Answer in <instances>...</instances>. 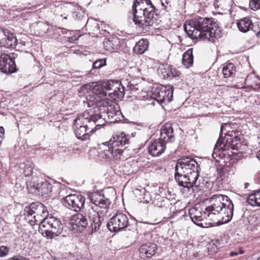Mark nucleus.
<instances>
[{
	"mask_svg": "<svg viewBox=\"0 0 260 260\" xmlns=\"http://www.w3.org/2000/svg\"><path fill=\"white\" fill-rule=\"evenodd\" d=\"M102 87L97 83L93 82L83 85L81 87V92L89 93L87 97L90 105L101 101L108 100L112 101L114 99H120L123 97L125 91H131L132 93L139 90L140 86L136 80L127 75L120 82L110 80L104 82Z\"/></svg>",
	"mask_w": 260,
	"mask_h": 260,
	"instance_id": "obj_1",
	"label": "nucleus"
},
{
	"mask_svg": "<svg viewBox=\"0 0 260 260\" xmlns=\"http://www.w3.org/2000/svg\"><path fill=\"white\" fill-rule=\"evenodd\" d=\"M186 35L192 40L200 39L214 42L221 37V29L212 18L196 17L186 21L184 24Z\"/></svg>",
	"mask_w": 260,
	"mask_h": 260,
	"instance_id": "obj_2",
	"label": "nucleus"
},
{
	"mask_svg": "<svg viewBox=\"0 0 260 260\" xmlns=\"http://www.w3.org/2000/svg\"><path fill=\"white\" fill-rule=\"evenodd\" d=\"M234 204L225 195L215 194L209 199L207 212L208 219L214 224L220 225L229 222L233 216Z\"/></svg>",
	"mask_w": 260,
	"mask_h": 260,
	"instance_id": "obj_3",
	"label": "nucleus"
},
{
	"mask_svg": "<svg viewBox=\"0 0 260 260\" xmlns=\"http://www.w3.org/2000/svg\"><path fill=\"white\" fill-rule=\"evenodd\" d=\"M129 143V136L122 131L113 133L110 139L103 143L99 148V153L102 157L119 160L125 158V146Z\"/></svg>",
	"mask_w": 260,
	"mask_h": 260,
	"instance_id": "obj_4",
	"label": "nucleus"
},
{
	"mask_svg": "<svg viewBox=\"0 0 260 260\" xmlns=\"http://www.w3.org/2000/svg\"><path fill=\"white\" fill-rule=\"evenodd\" d=\"M137 7L134 4L133 6V21L143 31H148L150 26L157 24L158 16L155 8L151 4L144 9H138Z\"/></svg>",
	"mask_w": 260,
	"mask_h": 260,
	"instance_id": "obj_5",
	"label": "nucleus"
},
{
	"mask_svg": "<svg viewBox=\"0 0 260 260\" xmlns=\"http://www.w3.org/2000/svg\"><path fill=\"white\" fill-rule=\"evenodd\" d=\"M223 126H221L220 135L219 139H218L214 149L213 156L216 155L217 156V153L221 151L225 155V151L229 150L230 149L232 150H237L238 142L240 141L241 133L240 131L237 130L228 131L225 133V138L226 142H224V140L222 137V133L223 129Z\"/></svg>",
	"mask_w": 260,
	"mask_h": 260,
	"instance_id": "obj_6",
	"label": "nucleus"
},
{
	"mask_svg": "<svg viewBox=\"0 0 260 260\" xmlns=\"http://www.w3.org/2000/svg\"><path fill=\"white\" fill-rule=\"evenodd\" d=\"M173 87L157 86L153 87L151 91H142L141 97L143 100H152L151 104L155 105L154 102L159 104L170 103L173 99Z\"/></svg>",
	"mask_w": 260,
	"mask_h": 260,
	"instance_id": "obj_7",
	"label": "nucleus"
},
{
	"mask_svg": "<svg viewBox=\"0 0 260 260\" xmlns=\"http://www.w3.org/2000/svg\"><path fill=\"white\" fill-rule=\"evenodd\" d=\"M63 231V225L57 218L51 215L44 219L39 226V232L43 236L52 239L59 235Z\"/></svg>",
	"mask_w": 260,
	"mask_h": 260,
	"instance_id": "obj_8",
	"label": "nucleus"
},
{
	"mask_svg": "<svg viewBox=\"0 0 260 260\" xmlns=\"http://www.w3.org/2000/svg\"><path fill=\"white\" fill-rule=\"evenodd\" d=\"M199 165L193 158L182 157L179 159L177 162L175 170L180 173H184L192 179L198 180L199 177Z\"/></svg>",
	"mask_w": 260,
	"mask_h": 260,
	"instance_id": "obj_9",
	"label": "nucleus"
},
{
	"mask_svg": "<svg viewBox=\"0 0 260 260\" xmlns=\"http://www.w3.org/2000/svg\"><path fill=\"white\" fill-rule=\"evenodd\" d=\"M81 91V87L79 90V95L81 98H82V102L84 103V106L86 105L88 107H93V108H95L98 106H101L103 105L104 107L107 108V109L105 110V112H106L107 114H118V113H119V114H122L120 111L119 105L116 104L115 102H114V101L116 99H114L112 101L101 100V101L94 103L93 105H90L87 99V97L89 93H82Z\"/></svg>",
	"mask_w": 260,
	"mask_h": 260,
	"instance_id": "obj_10",
	"label": "nucleus"
},
{
	"mask_svg": "<svg viewBox=\"0 0 260 260\" xmlns=\"http://www.w3.org/2000/svg\"><path fill=\"white\" fill-rule=\"evenodd\" d=\"M129 219L127 215L122 212L116 213L107 223V226L112 232L120 231L129 226Z\"/></svg>",
	"mask_w": 260,
	"mask_h": 260,
	"instance_id": "obj_11",
	"label": "nucleus"
},
{
	"mask_svg": "<svg viewBox=\"0 0 260 260\" xmlns=\"http://www.w3.org/2000/svg\"><path fill=\"white\" fill-rule=\"evenodd\" d=\"M85 198L80 194H70L62 199V203L68 208L79 212L83 207Z\"/></svg>",
	"mask_w": 260,
	"mask_h": 260,
	"instance_id": "obj_12",
	"label": "nucleus"
},
{
	"mask_svg": "<svg viewBox=\"0 0 260 260\" xmlns=\"http://www.w3.org/2000/svg\"><path fill=\"white\" fill-rule=\"evenodd\" d=\"M25 214L29 215H33V218H37L38 221H44L49 215L46 207L42 203L34 202L31 203L29 206L26 207L24 210Z\"/></svg>",
	"mask_w": 260,
	"mask_h": 260,
	"instance_id": "obj_13",
	"label": "nucleus"
},
{
	"mask_svg": "<svg viewBox=\"0 0 260 260\" xmlns=\"http://www.w3.org/2000/svg\"><path fill=\"white\" fill-rule=\"evenodd\" d=\"M87 196L90 201L96 206L105 209L106 211L109 209L111 202L102 191L88 192Z\"/></svg>",
	"mask_w": 260,
	"mask_h": 260,
	"instance_id": "obj_14",
	"label": "nucleus"
},
{
	"mask_svg": "<svg viewBox=\"0 0 260 260\" xmlns=\"http://www.w3.org/2000/svg\"><path fill=\"white\" fill-rule=\"evenodd\" d=\"M207 206L205 210L203 211L200 205H195L189 209L188 214L192 221L197 225L203 227L202 221L204 218L208 219V213L207 212Z\"/></svg>",
	"mask_w": 260,
	"mask_h": 260,
	"instance_id": "obj_15",
	"label": "nucleus"
},
{
	"mask_svg": "<svg viewBox=\"0 0 260 260\" xmlns=\"http://www.w3.org/2000/svg\"><path fill=\"white\" fill-rule=\"evenodd\" d=\"M175 179L178 185L184 187L189 188L200 186V183H198L197 180L192 179L189 176L184 173H180L177 170H175Z\"/></svg>",
	"mask_w": 260,
	"mask_h": 260,
	"instance_id": "obj_16",
	"label": "nucleus"
},
{
	"mask_svg": "<svg viewBox=\"0 0 260 260\" xmlns=\"http://www.w3.org/2000/svg\"><path fill=\"white\" fill-rule=\"evenodd\" d=\"M0 70L5 74H11L16 71V66L12 57L8 54L0 56Z\"/></svg>",
	"mask_w": 260,
	"mask_h": 260,
	"instance_id": "obj_17",
	"label": "nucleus"
},
{
	"mask_svg": "<svg viewBox=\"0 0 260 260\" xmlns=\"http://www.w3.org/2000/svg\"><path fill=\"white\" fill-rule=\"evenodd\" d=\"M157 250L156 244L148 243L141 245L139 249V256L142 258H151L154 255Z\"/></svg>",
	"mask_w": 260,
	"mask_h": 260,
	"instance_id": "obj_18",
	"label": "nucleus"
},
{
	"mask_svg": "<svg viewBox=\"0 0 260 260\" xmlns=\"http://www.w3.org/2000/svg\"><path fill=\"white\" fill-rule=\"evenodd\" d=\"M166 148V144L159 139L151 142L148 147L149 153L153 156L161 155Z\"/></svg>",
	"mask_w": 260,
	"mask_h": 260,
	"instance_id": "obj_19",
	"label": "nucleus"
},
{
	"mask_svg": "<svg viewBox=\"0 0 260 260\" xmlns=\"http://www.w3.org/2000/svg\"><path fill=\"white\" fill-rule=\"evenodd\" d=\"M35 167L32 161L26 160L20 164L18 175L21 177H29L32 175Z\"/></svg>",
	"mask_w": 260,
	"mask_h": 260,
	"instance_id": "obj_20",
	"label": "nucleus"
},
{
	"mask_svg": "<svg viewBox=\"0 0 260 260\" xmlns=\"http://www.w3.org/2000/svg\"><path fill=\"white\" fill-rule=\"evenodd\" d=\"M174 133L171 124L167 123L162 126L160 131L159 140L166 144L169 142H173L174 139Z\"/></svg>",
	"mask_w": 260,
	"mask_h": 260,
	"instance_id": "obj_21",
	"label": "nucleus"
},
{
	"mask_svg": "<svg viewBox=\"0 0 260 260\" xmlns=\"http://www.w3.org/2000/svg\"><path fill=\"white\" fill-rule=\"evenodd\" d=\"M71 224L75 229L76 226L78 230L80 231L86 227L88 224V221L86 217L81 213H77L71 217Z\"/></svg>",
	"mask_w": 260,
	"mask_h": 260,
	"instance_id": "obj_22",
	"label": "nucleus"
},
{
	"mask_svg": "<svg viewBox=\"0 0 260 260\" xmlns=\"http://www.w3.org/2000/svg\"><path fill=\"white\" fill-rule=\"evenodd\" d=\"M85 27L86 29L89 31V33L93 35H98L100 32V26L96 20L92 18L88 19L86 23ZM101 27L102 29L105 30L106 24L104 22H101Z\"/></svg>",
	"mask_w": 260,
	"mask_h": 260,
	"instance_id": "obj_23",
	"label": "nucleus"
},
{
	"mask_svg": "<svg viewBox=\"0 0 260 260\" xmlns=\"http://www.w3.org/2000/svg\"><path fill=\"white\" fill-rule=\"evenodd\" d=\"M94 132V129L90 128L85 126L75 127V133L76 137L82 140L90 139V136Z\"/></svg>",
	"mask_w": 260,
	"mask_h": 260,
	"instance_id": "obj_24",
	"label": "nucleus"
},
{
	"mask_svg": "<svg viewBox=\"0 0 260 260\" xmlns=\"http://www.w3.org/2000/svg\"><path fill=\"white\" fill-rule=\"evenodd\" d=\"M17 44V40L16 36L10 32L8 29V33H6V36L3 41L1 46H4L7 48H14Z\"/></svg>",
	"mask_w": 260,
	"mask_h": 260,
	"instance_id": "obj_25",
	"label": "nucleus"
},
{
	"mask_svg": "<svg viewBox=\"0 0 260 260\" xmlns=\"http://www.w3.org/2000/svg\"><path fill=\"white\" fill-rule=\"evenodd\" d=\"M254 24L252 23L251 20L248 17H245L240 19L237 23V26L239 30L243 32H246L252 30V27Z\"/></svg>",
	"mask_w": 260,
	"mask_h": 260,
	"instance_id": "obj_26",
	"label": "nucleus"
},
{
	"mask_svg": "<svg viewBox=\"0 0 260 260\" xmlns=\"http://www.w3.org/2000/svg\"><path fill=\"white\" fill-rule=\"evenodd\" d=\"M107 116V122L109 123H133L139 125L137 122L131 121L127 118H125L124 115H104Z\"/></svg>",
	"mask_w": 260,
	"mask_h": 260,
	"instance_id": "obj_27",
	"label": "nucleus"
},
{
	"mask_svg": "<svg viewBox=\"0 0 260 260\" xmlns=\"http://www.w3.org/2000/svg\"><path fill=\"white\" fill-rule=\"evenodd\" d=\"M247 202L251 206L260 207V189L249 195L247 198Z\"/></svg>",
	"mask_w": 260,
	"mask_h": 260,
	"instance_id": "obj_28",
	"label": "nucleus"
},
{
	"mask_svg": "<svg viewBox=\"0 0 260 260\" xmlns=\"http://www.w3.org/2000/svg\"><path fill=\"white\" fill-rule=\"evenodd\" d=\"M148 48V41L147 39L140 40L134 47V51L138 54L144 53Z\"/></svg>",
	"mask_w": 260,
	"mask_h": 260,
	"instance_id": "obj_29",
	"label": "nucleus"
},
{
	"mask_svg": "<svg viewBox=\"0 0 260 260\" xmlns=\"http://www.w3.org/2000/svg\"><path fill=\"white\" fill-rule=\"evenodd\" d=\"M193 62L192 49L190 48L183 54L182 63L186 68H189L192 66Z\"/></svg>",
	"mask_w": 260,
	"mask_h": 260,
	"instance_id": "obj_30",
	"label": "nucleus"
},
{
	"mask_svg": "<svg viewBox=\"0 0 260 260\" xmlns=\"http://www.w3.org/2000/svg\"><path fill=\"white\" fill-rule=\"evenodd\" d=\"M104 218L99 215L98 213H95L93 215L92 223H91V228L92 232H96L98 231L102 223L104 222Z\"/></svg>",
	"mask_w": 260,
	"mask_h": 260,
	"instance_id": "obj_31",
	"label": "nucleus"
},
{
	"mask_svg": "<svg viewBox=\"0 0 260 260\" xmlns=\"http://www.w3.org/2000/svg\"><path fill=\"white\" fill-rule=\"evenodd\" d=\"M86 115H79V116L74 120V125L75 127L85 126L88 127V123H91L90 116L87 115V117H85Z\"/></svg>",
	"mask_w": 260,
	"mask_h": 260,
	"instance_id": "obj_32",
	"label": "nucleus"
},
{
	"mask_svg": "<svg viewBox=\"0 0 260 260\" xmlns=\"http://www.w3.org/2000/svg\"><path fill=\"white\" fill-rule=\"evenodd\" d=\"M90 120L96 125L95 128L98 126L104 125L106 123H109L106 118L107 116L104 115H90Z\"/></svg>",
	"mask_w": 260,
	"mask_h": 260,
	"instance_id": "obj_33",
	"label": "nucleus"
},
{
	"mask_svg": "<svg viewBox=\"0 0 260 260\" xmlns=\"http://www.w3.org/2000/svg\"><path fill=\"white\" fill-rule=\"evenodd\" d=\"M236 72V67L233 63H227L222 68V73L225 78L233 76Z\"/></svg>",
	"mask_w": 260,
	"mask_h": 260,
	"instance_id": "obj_34",
	"label": "nucleus"
},
{
	"mask_svg": "<svg viewBox=\"0 0 260 260\" xmlns=\"http://www.w3.org/2000/svg\"><path fill=\"white\" fill-rule=\"evenodd\" d=\"M40 186L37 191L39 193L41 194L42 196L49 194V192H51L50 190L51 188V185L47 181L41 182V185Z\"/></svg>",
	"mask_w": 260,
	"mask_h": 260,
	"instance_id": "obj_35",
	"label": "nucleus"
},
{
	"mask_svg": "<svg viewBox=\"0 0 260 260\" xmlns=\"http://www.w3.org/2000/svg\"><path fill=\"white\" fill-rule=\"evenodd\" d=\"M106 64V60L105 59H99L94 61L93 64V68L89 71L90 74H94L96 73L98 69Z\"/></svg>",
	"mask_w": 260,
	"mask_h": 260,
	"instance_id": "obj_36",
	"label": "nucleus"
},
{
	"mask_svg": "<svg viewBox=\"0 0 260 260\" xmlns=\"http://www.w3.org/2000/svg\"><path fill=\"white\" fill-rule=\"evenodd\" d=\"M41 183L39 182V180L37 177H32L30 181H27L26 184L28 189H35L37 190L41 185Z\"/></svg>",
	"mask_w": 260,
	"mask_h": 260,
	"instance_id": "obj_37",
	"label": "nucleus"
},
{
	"mask_svg": "<svg viewBox=\"0 0 260 260\" xmlns=\"http://www.w3.org/2000/svg\"><path fill=\"white\" fill-rule=\"evenodd\" d=\"M181 75L180 72L176 70L175 68H173L172 66H168V69L167 74H166L164 76V78H169V77H179Z\"/></svg>",
	"mask_w": 260,
	"mask_h": 260,
	"instance_id": "obj_38",
	"label": "nucleus"
},
{
	"mask_svg": "<svg viewBox=\"0 0 260 260\" xmlns=\"http://www.w3.org/2000/svg\"><path fill=\"white\" fill-rule=\"evenodd\" d=\"M103 44L105 50L110 52L113 51L114 45L112 41L110 40L109 39L105 38Z\"/></svg>",
	"mask_w": 260,
	"mask_h": 260,
	"instance_id": "obj_39",
	"label": "nucleus"
},
{
	"mask_svg": "<svg viewBox=\"0 0 260 260\" xmlns=\"http://www.w3.org/2000/svg\"><path fill=\"white\" fill-rule=\"evenodd\" d=\"M26 215V219L28 220V222L29 224L32 226V228H34V226L39 225V227L41 224H42L43 221H37V218H33L32 215H29L28 217V215L27 214H25Z\"/></svg>",
	"mask_w": 260,
	"mask_h": 260,
	"instance_id": "obj_40",
	"label": "nucleus"
},
{
	"mask_svg": "<svg viewBox=\"0 0 260 260\" xmlns=\"http://www.w3.org/2000/svg\"><path fill=\"white\" fill-rule=\"evenodd\" d=\"M249 8L253 11L260 9V0H250Z\"/></svg>",
	"mask_w": 260,
	"mask_h": 260,
	"instance_id": "obj_41",
	"label": "nucleus"
},
{
	"mask_svg": "<svg viewBox=\"0 0 260 260\" xmlns=\"http://www.w3.org/2000/svg\"><path fill=\"white\" fill-rule=\"evenodd\" d=\"M154 204L155 206H157L160 208L165 209H167V207L170 205L169 202L168 201H165L161 199H160V201H159L158 199L156 203L154 202Z\"/></svg>",
	"mask_w": 260,
	"mask_h": 260,
	"instance_id": "obj_42",
	"label": "nucleus"
},
{
	"mask_svg": "<svg viewBox=\"0 0 260 260\" xmlns=\"http://www.w3.org/2000/svg\"><path fill=\"white\" fill-rule=\"evenodd\" d=\"M9 251V248L6 246H1L0 247V257L6 256Z\"/></svg>",
	"mask_w": 260,
	"mask_h": 260,
	"instance_id": "obj_43",
	"label": "nucleus"
},
{
	"mask_svg": "<svg viewBox=\"0 0 260 260\" xmlns=\"http://www.w3.org/2000/svg\"><path fill=\"white\" fill-rule=\"evenodd\" d=\"M6 33H8V29L0 28V46H1L3 41L6 36Z\"/></svg>",
	"mask_w": 260,
	"mask_h": 260,
	"instance_id": "obj_44",
	"label": "nucleus"
},
{
	"mask_svg": "<svg viewBox=\"0 0 260 260\" xmlns=\"http://www.w3.org/2000/svg\"><path fill=\"white\" fill-rule=\"evenodd\" d=\"M252 30L256 36L260 38V23L257 24H254V27H252Z\"/></svg>",
	"mask_w": 260,
	"mask_h": 260,
	"instance_id": "obj_45",
	"label": "nucleus"
},
{
	"mask_svg": "<svg viewBox=\"0 0 260 260\" xmlns=\"http://www.w3.org/2000/svg\"><path fill=\"white\" fill-rule=\"evenodd\" d=\"M7 260H29L22 256H14L12 258H8Z\"/></svg>",
	"mask_w": 260,
	"mask_h": 260,
	"instance_id": "obj_46",
	"label": "nucleus"
},
{
	"mask_svg": "<svg viewBox=\"0 0 260 260\" xmlns=\"http://www.w3.org/2000/svg\"><path fill=\"white\" fill-rule=\"evenodd\" d=\"M168 67H164L163 68H161L160 69L161 71V74H162V76L164 77V76L166 74H167V72H168Z\"/></svg>",
	"mask_w": 260,
	"mask_h": 260,
	"instance_id": "obj_47",
	"label": "nucleus"
},
{
	"mask_svg": "<svg viewBox=\"0 0 260 260\" xmlns=\"http://www.w3.org/2000/svg\"><path fill=\"white\" fill-rule=\"evenodd\" d=\"M76 260H92V259L90 258V257H89L85 256V257H81L80 258H78V259H77Z\"/></svg>",
	"mask_w": 260,
	"mask_h": 260,
	"instance_id": "obj_48",
	"label": "nucleus"
},
{
	"mask_svg": "<svg viewBox=\"0 0 260 260\" xmlns=\"http://www.w3.org/2000/svg\"><path fill=\"white\" fill-rule=\"evenodd\" d=\"M244 188H245V189H246V188H247L248 187V186H249V183H248V182H245V183H244Z\"/></svg>",
	"mask_w": 260,
	"mask_h": 260,
	"instance_id": "obj_49",
	"label": "nucleus"
},
{
	"mask_svg": "<svg viewBox=\"0 0 260 260\" xmlns=\"http://www.w3.org/2000/svg\"><path fill=\"white\" fill-rule=\"evenodd\" d=\"M20 44H21L22 46H25L26 42L23 40H20Z\"/></svg>",
	"mask_w": 260,
	"mask_h": 260,
	"instance_id": "obj_50",
	"label": "nucleus"
},
{
	"mask_svg": "<svg viewBox=\"0 0 260 260\" xmlns=\"http://www.w3.org/2000/svg\"><path fill=\"white\" fill-rule=\"evenodd\" d=\"M43 27H44L45 28H46L48 31L49 30V27H48V26L47 25L44 24H43Z\"/></svg>",
	"mask_w": 260,
	"mask_h": 260,
	"instance_id": "obj_51",
	"label": "nucleus"
},
{
	"mask_svg": "<svg viewBox=\"0 0 260 260\" xmlns=\"http://www.w3.org/2000/svg\"><path fill=\"white\" fill-rule=\"evenodd\" d=\"M48 3L50 2L51 3H53L57 2V0H47Z\"/></svg>",
	"mask_w": 260,
	"mask_h": 260,
	"instance_id": "obj_52",
	"label": "nucleus"
},
{
	"mask_svg": "<svg viewBox=\"0 0 260 260\" xmlns=\"http://www.w3.org/2000/svg\"><path fill=\"white\" fill-rule=\"evenodd\" d=\"M230 254H231V256H234V255H237L238 253H235L234 252H232Z\"/></svg>",
	"mask_w": 260,
	"mask_h": 260,
	"instance_id": "obj_53",
	"label": "nucleus"
},
{
	"mask_svg": "<svg viewBox=\"0 0 260 260\" xmlns=\"http://www.w3.org/2000/svg\"><path fill=\"white\" fill-rule=\"evenodd\" d=\"M244 253V251L243 250H240V254H243Z\"/></svg>",
	"mask_w": 260,
	"mask_h": 260,
	"instance_id": "obj_54",
	"label": "nucleus"
},
{
	"mask_svg": "<svg viewBox=\"0 0 260 260\" xmlns=\"http://www.w3.org/2000/svg\"><path fill=\"white\" fill-rule=\"evenodd\" d=\"M256 260H260V256H259V257H258L257 258V259H256Z\"/></svg>",
	"mask_w": 260,
	"mask_h": 260,
	"instance_id": "obj_55",
	"label": "nucleus"
},
{
	"mask_svg": "<svg viewBox=\"0 0 260 260\" xmlns=\"http://www.w3.org/2000/svg\"><path fill=\"white\" fill-rule=\"evenodd\" d=\"M69 41H70V42H71V41H72L71 40L72 39L71 38H69Z\"/></svg>",
	"mask_w": 260,
	"mask_h": 260,
	"instance_id": "obj_56",
	"label": "nucleus"
},
{
	"mask_svg": "<svg viewBox=\"0 0 260 260\" xmlns=\"http://www.w3.org/2000/svg\"><path fill=\"white\" fill-rule=\"evenodd\" d=\"M76 18H78V14H76Z\"/></svg>",
	"mask_w": 260,
	"mask_h": 260,
	"instance_id": "obj_57",
	"label": "nucleus"
},
{
	"mask_svg": "<svg viewBox=\"0 0 260 260\" xmlns=\"http://www.w3.org/2000/svg\"><path fill=\"white\" fill-rule=\"evenodd\" d=\"M78 38H76L75 40L77 41V40H78Z\"/></svg>",
	"mask_w": 260,
	"mask_h": 260,
	"instance_id": "obj_58",
	"label": "nucleus"
},
{
	"mask_svg": "<svg viewBox=\"0 0 260 260\" xmlns=\"http://www.w3.org/2000/svg\"><path fill=\"white\" fill-rule=\"evenodd\" d=\"M257 78H258L259 79H260V78H259V77H258V76H257Z\"/></svg>",
	"mask_w": 260,
	"mask_h": 260,
	"instance_id": "obj_59",
	"label": "nucleus"
},
{
	"mask_svg": "<svg viewBox=\"0 0 260 260\" xmlns=\"http://www.w3.org/2000/svg\"><path fill=\"white\" fill-rule=\"evenodd\" d=\"M259 88H260V86H259Z\"/></svg>",
	"mask_w": 260,
	"mask_h": 260,
	"instance_id": "obj_60",
	"label": "nucleus"
}]
</instances>
